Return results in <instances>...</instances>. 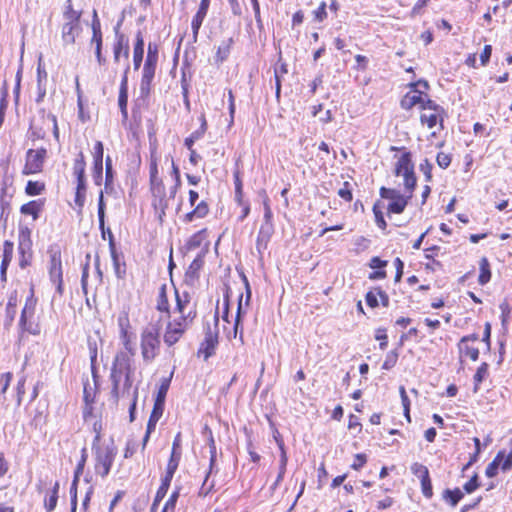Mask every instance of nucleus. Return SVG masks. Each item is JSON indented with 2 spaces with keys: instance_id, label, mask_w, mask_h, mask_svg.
Returning a JSON list of instances; mask_svg holds the SVG:
<instances>
[{
  "instance_id": "6e6552de",
  "label": "nucleus",
  "mask_w": 512,
  "mask_h": 512,
  "mask_svg": "<svg viewBox=\"0 0 512 512\" xmlns=\"http://www.w3.org/2000/svg\"><path fill=\"white\" fill-rule=\"evenodd\" d=\"M179 461H180L179 455L176 456L175 453H171L170 459L167 464L165 476L162 478L161 485L156 492V496H155V499H154L152 507H151V512L155 511L157 505L165 497V495L169 489L170 483L172 481V478L178 468Z\"/></svg>"
},
{
  "instance_id": "0eeeda50",
  "label": "nucleus",
  "mask_w": 512,
  "mask_h": 512,
  "mask_svg": "<svg viewBox=\"0 0 512 512\" xmlns=\"http://www.w3.org/2000/svg\"><path fill=\"white\" fill-rule=\"evenodd\" d=\"M150 190L153 197L152 206L158 216V219L162 221L166 214V209L169 206V198L166 196V190L162 179L151 181Z\"/></svg>"
},
{
  "instance_id": "4be33fe9",
  "label": "nucleus",
  "mask_w": 512,
  "mask_h": 512,
  "mask_svg": "<svg viewBox=\"0 0 512 512\" xmlns=\"http://www.w3.org/2000/svg\"><path fill=\"white\" fill-rule=\"evenodd\" d=\"M144 55V40L141 32L139 31L136 35V42L133 50V64L134 69L138 70L141 66Z\"/></svg>"
},
{
  "instance_id": "f704fd0d",
  "label": "nucleus",
  "mask_w": 512,
  "mask_h": 512,
  "mask_svg": "<svg viewBox=\"0 0 512 512\" xmlns=\"http://www.w3.org/2000/svg\"><path fill=\"white\" fill-rule=\"evenodd\" d=\"M480 275L478 282L480 285L487 284L491 279L490 264L486 257H482L479 262Z\"/></svg>"
},
{
  "instance_id": "aec40b11",
  "label": "nucleus",
  "mask_w": 512,
  "mask_h": 512,
  "mask_svg": "<svg viewBox=\"0 0 512 512\" xmlns=\"http://www.w3.org/2000/svg\"><path fill=\"white\" fill-rule=\"evenodd\" d=\"M186 331L187 330L185 329L173 327L171 324H167L164 334L165 344H167L168 346L174 345L180 340V338Z\"/></svg>"
},
{
  "instance_id": "de8ad7c7",
  "label": "nucleus",
  "mask_w": 512,
  "mask_h": 512,
  "mask_svg": "<svg viewBox=\"0 0 512 512\" xmlns=\"http://www.w3.org/2000/svg\"><path fill=\"white\" fill-rule=\"evenodd\" d=\"M118 326L120 328L121 337L124 339L125 344H127V328L129 327V319L127 313H123L118 317Z\"/></svg>"
},
{
  "instance_id": "1a4fd4ad",
  "label": "nucleus",
  "mask_w": 512,
  "mask_h": 512,
  "mask_svg": "<svg viewBox=\"0 0 512 512\" xmlns=\"http://www.w3.org/2000/svg\"><path fill=\"white\" fill-rule=\"evenodd\" d=\"M214 326L217 328L218 326V312L216 311L214 317ZM218 345V331L215 329L214 331L211 329L209 325L206 327L205 337L201 342L197 355L203 356L204 360H208L215 353V349Z\"/></svg>"
},
{
  "instance_id": "f3484780",
  "label": "nucleus",
  "mask_w": 512,
  "mask_h": 512,
  "mask_svg": "<svg viewBox=\"0 0 512 512\" xmlns=\"http://www.w3.org/2000/svg\"><path fill=\"white\" fill-rule=\"evenodd\" d=\"M209 5L210 0H201L199 9L192 19L191 27L192 30H195L196 33H199V29L201 28V25L207 15Z\"/></svg>"
},
{
  "instance_id": "a878e982",
  "label": "nucleus",
  "mask_w": 512,
  "mask_h": 512,
  "mask_svg": "<svg viewBox=\"0 0 512 512\" xmlns=\"http://www.w3.org/2000/svg\"><path fill=\"white\" fill-rule=\"evenodd\" d=\"M59 482H55L53 488L47 493L44 499V508L46 512L55 510L58 501Z\"/></svg>"
},
{
  "instance_id": "13d9d810",
  "label": "nucleus",
  "mask_w": 512,
  "mask_h": 512,
  "mask_svg": "<svg viewBox=\"0 0 512 512\" xmlns=\"http://www.w3.org/2000/svg\"><path fill=\"white\" fill-rule=\"evenodd\" d=\"M326 3L323 1L319 7L313 11L314 21L322 22L327 18Z\"/></svg>"
},
{
  "instance_id": "39448f33",
  "label": "nucleus",
  "mask_w": 512,
  "mask_h": 512,
  "mask_svg": "<svg viewBox=\"0 0 512 512\" xmlns=\"http://www.w3.org/2000/svg\"><path fill=\"white\" fill-rule=\"evenodd\" d=\"M160 346L159 332L154 326L146 328L141 335V353L144 361L151 362Z\"/></svg>"
},
{
  "instance_id": "c9c22d12",
  "label": "nucleus",
  "mask_w": 512,
  "mask_h": 512,
  "mask_svg": "<svg viewBox=\"0 0 512 512\" xmlns=\"http://www.w3.org/2000/svg\"><path fill=\"white\" fill-rule=\"evenodd\" d=\"M166 285L163 284L160 289H159V293H158V298H157V305H156V308L157 310L161 311V312H165V313H168L169 314V302H168V297H167V291H166Z\"/></svg>"
},
{
  "instance_id": "6e6d98bb",
  "label": "nucleus",
  "mask_w": 512,
  "mask_h": 512,
  "mask_svg": "<svg viewBox=\"0 0 512 512\" xmlns=\"http://www.w3.org/2000/svg\"><path fill=\"white\" fill-rule=\"evenodd\" d=\"M235 184V198L240 203L242 200V180L240 178L239 170H236L233 174Z\"/></svg>"
},
{
  "instance_id": "0e129e2a",
  "label": "nucleus",
  "mask_w": 512,
  "mask_h": 512,
  "mask_svg": "<svg viewBox=\"0 0 512 512\" xmlns=\"http://www.w3.org/2000/svg\"><path fill=\"white\" fill-rule=\"evenodd\" d=\"M480 486L478 481V475L474 474L471 479L466 482L463 486V489L466 493H473Z\"/></svg>"
},
{
  "instance_id": "3c124183",
  "label": "nucleus",
  "mask_w": 512,
  "mask_h": 512,
  "mask_svg": "<svg viewBox=\"0 0 512 512\" xmlns=\"http://www.w3.org/2000/svg\"><path fill=\"white\" fill-rule=\"evenodd\" d=\"M422 110H429L431 112H443V108L438 105L435 101L428 98L427 95L423 98V102L421 105Z\"/></svg>"
},
{
  "instance_id": "6ab92c4d",
  "label": "nucleus",
  "mask_w": 512,
  "mask_h": 512,
  "mask_svg": "<svg viewBox=\"0 0 512 512\" xmlns=\"http://www.w3.org/2000/svg\"><path fill=\"white\" fill-rule=\"evenodd\" d=\"M209 213V206L206 201L199 202L195 208L184 216V221L190 223L195 219L204 218Z\"/></svg>"
},
{
  "instance_id": "f257e3e1",
  "label": "nucleus",
  "mask_w": 512,
  "mask_h": 512,
  "mask_svg": "<svg viewBox=\"0 0 512 512\" xmlns=\"http://www.w3.org/2000/svg\"><path fill=\"white\" fill-rule=\"evenodd\" d=\"M132 363L133 360L131 356L124 351L118 352L114 358L110 380L112 382L111 397L115 403H117L120 398V385L123 377L134 375L135 368Z\"/></svg>"
},
{
  "instance_id": "79ce46f5",
  "label": "nucleus",
  "mask_w": 512,
  "mask_h": 512,
  "mask_svg": "<svg viewBox=\"0 0 512 512\" xmlns=\"http://www.w3.org/2000/svg\"><path fill=\"white\" fill-rule=\"evenodd\" d=\"M45 190V184L39 181H28L25 192L29 196L40 195Z\"/></svg>"
},
{
  "instance_id": "7c9ffc66",
  "label": "nucleus",
  "mask_w": 512,
  "mask_h": 512,
  "mask_svg": "<svg viewBox=\"0 0 512 512\" xmlns=\"http://www.w3.org/2000/svg\"><path fill=\"white\" fill-rule=\"evenodd\" d=\"M233 43L234 41L232 37L222 41V43L219 45L217 49L215 56V60L217 63H222L229 57Z\"/></svg>"
},
{
  "instance_id": "9d476101",
  "label": "nucleus",
  "mask_w": 512,
  "mask_h": 512,
  "mask_svg": "<svg viewBox=\"0 0 512 512\" xmlns=\"http://www.w3.org/2000/svg\"><path fill=\"white\" fill-rule=\"evenodd\" d=\"M18 251L20 254V260H19L20 267L25 268L28 265H30L33 252H32L31 230L27 226L19 227Z\"/></svg>"
},
{
  "instance_id": "e433bc0d",
  "label": "nucleus",
  "mask_w": 512,
  "mask_h": 512,
  "mask_svg": "<svg viewBox=\"0 0 512 512\" xmlns=\"http://www.w3.org/2000/svg\"><path fill=\"white\" fill-rule=\"evenodd\" d=\"M98 219L99 227L102 231V237L105 239V202H104V191H100L98 199Z\"/></svg>"
},
{
  "instance_id": "2f4dec72",
  "label": "nucleus",
  "mask_w": 512,
  "mask_h": 512,
  "mask_svg": "<svg viewBox=\"0 0 512 512\" xmlns=\"http://www.w3.org/2000/svg\"><path fill=\"white\" fill-rule=\"evenodd\" d=\"M458 350L460 357H469L472 361H476L479 358V349L473 346H470L469 343L459 341L458 342Z\"/></svg>"
},
{
  "instance_id": "4d7b16f0",
  "label": "nucleus",
  "mask_w": 512,
  "mask_h": 512,
  "mask_svg": "<svg viewBox=\"0 0 512 512\" xmlns=\"http://www.w3.org/2000/svg\"><path fill=\"white\" fill-rule=\"evenodd\" d=\"M203 265V259L201 256L196 257L192 263L190 264L187 275L194 277L198 273V271L201 269Z\"/></svg>"
},
{
  "instance_id": "680f3d73",
  "label": "nucleus",
  "mask_w": 512,
  "mask_h": 512,
  "mask_svg": "<svg viewBox=\"0 0 512 512\" xmlns=\"http://www.w3.org/2000/svg\"><path fill=\"white\" fill-rule=\"evenodd\" d=\"M123 386L120 387V397H124L125 395H129L130 390L133 384V375H127L123 377Z\"/></svg>"
},
{
  "instance_id": "423d86ee",
  "label": "nucleus",
  "mask_w": 512,
  "mask_h": 512,
  "mask_svg": "<svg viewBox=\"0 0 512 512\" xmlns=\"http://www.w3.org/2000/svg\"><path fill=\"white\" fill-rule=\"evenodd\" d=\"M407 193H408L407 195H404L397 189L381 187L380 188V196L383 199L390 200V203L388 204V207H387V212L394 213V214H401L405 210L409 200L413 196V192H407Z\"/></svg>"
},
{
  "instance_id": "37998d69",
  "label": "nucleus",
  "mask_w": 512,
  "mask_h": 512,
  "mask_svg": "<svg viewBox=\"0 0 512 512\" xmlns=\"http://www.w3.org/2000/svg\"><path fill=\"white\" fill-rule=\"evenodd\" d=\"M50 255L49 268H62L61 251L58 247H51L48 251Z\"/></svg>"
},
{
  "instance_id": "4c0bfd02",
  "label": "nucleus",
  "mask_w": 512,
  "mask_h": 512,
  "mask_svg": "<svg viewBox=\"0 0 512 512\" xmlns=\"http://www.w3.org/2000/svg\"><path fill=\"white\" fill-rule=\"evenodd\" d=\"M488 364L483 362L476 370V373L473 377L474 380V392H477L479 389V385L488 375Z\"/></svg>"
},
{
  "instance_id": "bf43d9fd",
  "label": "nucleus",
  "mask_w": 512,
  "mask_h": 512,
  "mask_svg": "<svg viewBox=\"0 0 512 512\" xmlns=\"http://www.w3.org/2000/svg\"><path fill=\"white\" fill-rule=\"evenodd\" d=\"M432 167L433 166L428 159H424L420 163L419 168H420L421 172L424 174L427 182L431 181V179H432Z\"/></svg>"
},
{
  "instance_id": "052dcab7",
  "label": "nucleus",
  "mask_w": 512,
  "mask_h": 512,
  "mask_svg": "<svg viewBox=\"0 0 512 512\" xmlns=\"http://www.w3.org/2000/svg\"><path fill=\"white\" fill-rule=\"evenodd\" d=\"M420 482H421V489H422L423 495L427 499H431L433 496V489H432V483H431L430 476L421 480Z\"/></svg>"
},
{
  "instance_id": "774afa93",
  "label": "nucleus",
  "mask_w": 512,
  "mask_h": 512,
  "mask_svg": "<svg viewBox=\"0 0 512 512\" xmlns=\"http://www.w3.org/2000/svg\"><path fill=\"white\" fill-rule=\"evenodd\" d=\"M436 162L442 169H446L451 163V156L444 152H439L436 156Z\"/></svg>"
},
{
  "instance_id": "4468645a",
  "label": "nucleus",
  "mask_w": 512,
  "mask_h": 512,
  "mask_svg": "<svg viewBox=\"0 0 512 512\" xmlns=\"http://www.w3.org/2000/svg\"><path fill=\"white\" fill-rule=\"evenodd\" d=\"M82 31L80 22L64 21L62 26V39L65 44H74Z\"/></svg>"
},
{
  "instance_id": "f8f14e48",
  "label": "nucleus",
  "mask_w": 512,
  "mask_h": 512,
  "mask_svg": "<svg viewBox=\"0 0 512 512\" xmlns=\"http://www.w3.org/2000/svg\"><path fill=\"white\" fill-rule=\"evenodd\" d=\"M120 23H118L115 28V36H116V43L114 44L113 53H114V61L119 62L121 54L128 59L129 57V40L128 38L120 33Z\"/></svg>"
},
{
  "instance_id": "49530a36",
  "label": "nucleus",
  "mask_w": 512,
  "mask_h": 512,
  "mask_svg": "<svg viewBox=\"0 0 512 512\" xmlns=\"http://www.w3.org/2000/svg\"><path fill=\"white\" fill-rule=\"evenodd\" d=\"M241 311H242V295L240 296L238 307H237V314L235 318V324H234V337L236 338L239 333V339L243 343V329L240 327V319H241Z\"/></svg>"
},
{
  "instance_id": "c85d7f7f",
  "label": "nucleus",
  "mask_w": 512,
  "mask_h": 512,
  "mask_svg": "<svg viewBox=\"0 0 512 512\" xmlns=\"http://www.w3.org/2000/svg\"><path fill=\"white\" fill-rule=\"evenodd\" d=\"M505 458V451H499L493 461L488 464L485 470V474L489 478H493L497 475L498 469L502 468V463Z\"/></svg>"
},
{
  "instance_id": "bb28decb",
  "label": "nucleus",
  "mask_w": 512,
  "mask_h": 512,
  "mask_svg": "<svg viewBox=\"0 0 512 512\" xmlns=\"http://www.w3.org/2000/svg\"><path fill=\"white\" fill-rule=\"evenodd\" d=\"M113 180H114V171L112 167V159L110 156L106 157L105 160V184H104V191L107 194H110L113 192Z\"/></svg>"
},
{
  "instance_id": "412c9836",
  "label": "nucleus",
  "mask_w": 512,
  "mask_h": 512,
  "mask_svg": "<svg viewBox=\"0 0 512 512\" xmlns=\"http://www.w3.org/2000/svg\"><path fill=\"white\" fill-rule=\"evenodd\" d=\"M155 76V70L143 68L142 78L140 82V95L145 98L149 95L151 90L152 80Z\"/></svg>"
},
{
  "instance_id": "5701e85b",
  "label": "nucleus",
  "mask_w": 512,
  "mask_h": 512,
  "mask_svg": "<svg viewBox=\"0 0 512 512\" xmlns=\"http://www.w3.org/2000/svg\"><path fill=\"white\" fill-rule=\"evenodd\" d=\"M109 249H110L111 258L113 261L115 274L118 278H122L125 274V270H121L120 259H119V255L116 251L114 237H113L112 232H110V231H109Z\"/></svg>"
},
{
  "instance_id": "09e8293b",
  "label": "nucleus",
  "mask_w": 512,
  "mask_h": 512,
  "mask_svg": "<svg viewBox=\"0 0 512 512\" xmlns=\"http://www.w3.org/2000/svg\"><path fill=\"white\" fill-rule=\"evenodd\" d=\"M149 174H150V182L162 179L159 176L158 159H157V157L155 156V154L153 152L151 153Z\"/></svg>"
},
{
  "instance_id": "8fccbe9b",
  "label": "nucleus",
  "mask_w": 512,
  "mask_h": 512,
  "mask_svg": "<svg viewBox=\"0 0 512 512\" xmlns=\"http://www.w3.org/2000/svg\"><path fill=\"white\" fill-rule=\"evenodd\" d=\"M398 356H399V354H398L397 350L390 351L386 355V359L382 365V369L390 370L391 368H393L397 363Z\"/></svg>"
},
{
  "instance_id": "a18cd8bd",
  "label": "nucleus",
  "mask_w": 512,
  "mask_h": 512,
  "mask_svg": "<svg viewBox=\"0 0 512 512\" xmlns=\"http://www.w3.org/2000/svg\"><path fill=\"white\" fill-rule=\"evenodd\" d=\"M170 382H171V377L163 378L161 380V384L158 389L155 401L165 403V398H166V395H167V392H168V389L170 386Z\"/></svg>"
},
{
  "instance_id": "7ed1b4c3",
  "label": "nucleus",
  "mask_w": 512,
  "mask_h": 512,
  "mask_svg": "<svg viewBox=\"0 0 512 512\" xmlns=\"http://www.w3.org/2000/svg\"><path fill=\"white\" fill-rule=\"evenodd\" d=\"M175 296V312L179 313V316L174 317L171 321L168 322V324H171L173 327L188 330V328L193 324V321L197 315L195 304L191 303L190 295L187 292L179 294V292L175 290Z\"/></svg>"
},
{
  "instance_id": "dca6fc26",
  "label": "nucleus",
  "mask_w": 512,
  "mask_h": 512,
  "mask_svg": "<svg viewBox=\"0 0 512 512\" xmlns=\"http://www.w3.org/2000/svg\"><path fill=\"white\" fill-rule=\"evenodd\" d=\"M423 91L415 89L405 94V96L401 100V107L405 110H410L416 105L421 107L423 102Z\"/></svg>"
},
{
  "instance_id": "2eb2a0df",
  "label": "nucleus",
  "mask_w": 512,
  "mask_h": 512,
  "mask_svg": "<svg viewBox=\"0 0 512 512\" xmlns=\"http://www.w3.org/2000/svg\"><path fill=\"white\" fill-rule=\"evenodd\" d=\"M35 305L36 301L31 295L29 298H27L25 306L22 310L19 325L22 328V330L30 331V323H28V320L31 319L34 315L35 311Z\"/></svg>"
},
{
  "instance_id": "c756f323",
  "label": "nucleus",
  "mask_w": 512,
  "mask_h": 512,
  "mask_svg": "<svg viewBox=\"0 0 512 512\" xmlns=\"http://www.w3.org/2000/svg\"><path fill=\"white\" fill-rule=\"evenodd\" d=\"M464 494L459 488L445 489L442 493V499L451 507H456L459 501L463 498Z\"/></svg>"
},
{
  "instance_id": "338daca9",
  "label": "nucleus",
  "mask_w": 512,
  "mask_h": 512,
  "mask_svg": "<svg viewBox=\"0 0 512 512\" xmlns=\"http://www.w3.org/2000/svg\"><path fill=\"white\" fill-rule=\"evenodd\" d=\"M11 379H12L11 372H6V373L0 374V393L4 394L7 391L8 387L10 385Z\"/></svg>"
},
{
  "instance_id": "ea45409f",
  "label": "nucleus",
  "mask_w": 512,
  "mask_h": 512,
  "mask_svg": "<svg viewBox=\"0 0 512 512\" xmlns=\"http://www.w3.org/2000/svg\"><path fill=\"white\" fill-rule=\"evenodd\" d=\"M442 112H429L423 113L420 116V121L423 125H426L429 129H432L440 119Z\"/></svg>"
},
{
  "instance_id": "603ef678",
  "label": "nucleus",
  "mask_w": 512,
  "mask_h": 512,
  "mask_svg": "<svg viewBox=\"0 0 512 512\" xmlns=\"http://www.w3.org/2000/svg\"><path fill=\"white\" fill-rule=\"evenodd\" d=\"M373 213L375 216V222L377 226L382 230L386 229L387 223L384 219L383 212L381 211L378 202L375 203L373 206Z\"/></svg>"
},
{
  "instance_id": "b1692460",
  "label": "nucleus",
  "mask_w": 512,
  "mask_h": 512,
  "mask_svg": "<svg viewBox=\"0 0 512 512\" xmlns=\"http://www.w3.org/2000/svg\"><path fill=\"white\" fill-rule=\"evenodd\" d=\"M163 411H164V403L155 401L153 410L151 412V415H150L148 423H147L148 433H152L155 430L156 424L159 421V419L161 418Z\"/></svg>"
},
{
  "instance_id": "cd10ccee",
  "label": "nucleus",
  "mask_w": 512,
  "mask_h": 512,
  "mask_svg": "<svg viewBox=\"0 0 512 512\" xmlns=\"http://www.w3.org/2000/svg\"><path fill=\"white\" fill-rule=\"evenodd\" d=\"M200 121H201L200 128L198 130L194 131L193 133H191V135L189 137H187L184 141V145L187 147V149L193 148L194 143L197 140H199L206 132L207 122H206L204 115H202L200 117Z\"/></svg>"
},
{
  "instance_id": "a211bd4d",
  "label": "nucleus",
  "mask_w": 512,
  "mask_h": 512,
  "mask_svg": "<svg viewBox=\"0 0 512 512\" xmlns=\"http://www.w3.org/2000/svg\"><path fill=\"white\" fill-rule=\"evenodd\" d=\"M43 206V200H32L26 204H23L20 208V212L24 215H31L33 217V220H37L39 218L40 212L43 209Z\"/></svg>"
},
{
  "instance_id": "72a5a7b5",
  "label": "nucleus",
  "mask_w": 512,
  "mask_h": 512,
  "mask_svg": "<svg viewBox=\"0 0 512 512\" xmlns=\"http://www.w3.org/2000/svg\"><path fill=\"white\" fill-rule=\"evenodd\" d=\"M85 157L83 152H79L73 163V175L77 179L85 178Z\"/></svg>"
},
{
  "instance_id": "5fc2aeb1",
  "label": "nucleus",
  "mask_w": 512,
  "mask_h": 512,
  "mask_svg": "<svg viewBox=\"0 0 512 512\" xmlns=\"http://www.w3.org/2000/svg\"><path fill=\"white\" fill-rule=\"evenodd\" d=\"M127 102H128V92L119 91L118 105H119L121 113L125 119L128 117Z\"/></svg>"
},
{
  "instance_id": "ddd939ff",
  "label": "nucleus",
  "mask_w": 512,
  "mask_h": 512,
  "mask_svg": "<svg viewBox=\"0 0 512 512\" xmlns=\"http://www.w3.org/2000/svg\"><path fill=\"white\" fill-rule=\"evenodd\" d=\"M274 233L273 224L262 223L256 240V249L259 254H262L267 249L268 243Z\"/></svg>"
},
{
  "instance_id": "20e7f679",
  "label": "nucleus",
  "mask_w": 512,
  "mask_h": 512,
  "mask_svg": "<svg viewBox=\"0 0 512 512\" xmlns=\"http://www.w3.org/2000/svg\"><path fill=\"white\" fill-rule=\"evenodd\" d=\"M395 175L402 176L406 192H413L417 179L414 172V163L410 152H404L395 164Z\"/></svg>"
},
{
  "instance_id": "c03bdc74",
  "label": "nucleus",
  "mask_w": 512,
  "mask_h": 512,
  "mask_svg": "<svg viewBox=\"0 0 512 512\" xmlns=\"http://www.w3.org/2000/svg\"><path fill=\"white\" fill-rule=\"evenodd\" d=\"M411 472L413 475H415L417 478L421 480L429 477V470L428 468L421 464V463H418V462H415L411 465Z\"/></svg>"
},
{
  "instance_id": "58836bf2",
  "label": "nucleus",
  "mask_w": 512,
  "mask_h": 512,
  "mask_svg": "<svg viewBox=\"0 0 512 512\" xmlns=\"http://www.w3.org/2000/svg\"><path fill=\"white\" fill-rule=\"evenodd\" d=\"M16 306H17V293L14 292L9 296L7 307H6V317L8 319V324H11L16 316Z\"/></svg>"
},
{
  "instance_id": "9b49d317",
  "label": "nucleus",
  "mask_w": 512,
  "mask_h": 512,
  "mask_svg": "<svg viewBox=\"0 0 512 512\" xmlns=\"http://www.w3.org/2000/svg\"><path fill=\"white\" fill-rule=\"evenodd\" d=\"M46 154L47 151L45 148L37 150L29 149L26 153V161L22 173L24 175L40 173L43 169Z\"/></svg>"
},
{
  "instance_id": "69168bd1",
  "label": "nucleus",
  "mask_w": 512,
  "mask_h": 512,
  "mask_svg": "<svg viewBox=\"0 0 512 512\" xmlns=\"http://www.w3.org/2000/svg\"><path fill=\"white\" fill-rule=\"evenodd\" d=\"M214 489V481L209 482V474L206 475L205 480L199 490V496L206 497Z\"/></svg>"
},
{
  "instance_id": "a19ab883",
  "label": "nucleus",
  "mask_w": 512,
  "mask_h": 512,
  "mask_svg": "<svg viewBox=\"0 0 512 512\" xmlns=\"http://www.w3.org/2000/svg\"><path fill=\"white\" fill-rule=\"evenodd\" d=\"M13 251H14V244L13 242L6 240L3 243V256L1 265L2 266H9L12 258H13Z\"/></svg>"
},
{
  "instance_id": "393cba45",
  "label": "nucleus",
  "mask_w": 512,
  "mask_h": 512,
  "mask_svg": "<svg viewBox=\"0 0 512 512\" xmlns=\"http://www.w3.org/2000/svg\"><path fill=\"white\" fill-rule=\"evenodd\" d=\"M279 448H280V451H281V454H280V464H279V466H280V473H278L275 482L271 486V490L272 491H274L279 486V484L282 482V480L284 478V475H285V472H286V466H287V462H288V457H287V454H286V451H285V448H284V444L280 443L279 444Z\"/></svg>"
},
{
  "instance_id": "864d4df0",
  "label": "nucleus",
  "mask_w": 512,
  "mask_h": 512,
  "mask_svg": "<svg viewBox=\"0 0 512 512\" xmlns=\"http://www.w3.org/2000/svg\"><path fill=\"white\" fill-rule=\"evenodd\" d=\"M104 147L101 141H97L93 150V164H103Z\"/></svg>"
},
{
  "instance_id": "f03ea898",
  "label": "nucleus",
  "mask_w": 512,
  "mask_h": 512,
  "mask_svg": "<svg viewBox=\"0 0 512 512\" xmlns=\"http://www.w3.org/2000/svg\"><path fill=\"white\" fill-rule=\"evenodd\" d=\"M94 429L96 431V435L93 441L92 449L94 450L95 454V472L104 478L110 472L115 456L117 454V449L113 444L102 446L99 445L101 435L100 432L96 429V424L94 425Z\"/></svg>"
},
{
  "instance_id": "473e14b6",
  "label": "nucleus",
  "mask_w": 512,
  "mask_h": 512,
  "mask_svg": "<svg viewBox=\"0 0 512 512\" xmlns=\"http://www.w3.org/2000/svg\"><path fill=\"white\" fill-rule=\"evenodd\" d=\"M49 277L51 282L56 286L57 293L63 294V271L62 268H49Z\"/></svg>"
},
{
  "instance_id": "e2e57ef3",
  "label": "nucleus",
  "mask_w": 512,
  "mask_h": 512,
  "mask_svg": "<svg viewBox=\"0 0 512 512\" xmlns=\"http://www.w3.org/2000/svg\"><path fill=\"white\" fill-rule=\"evenodd\" d=\"M375 338H376V340L380 341V344H379L380 349L385 350L388 345V337L386 334V329H384V328L377 329Z\"/></svg>"
}]
</instances>
